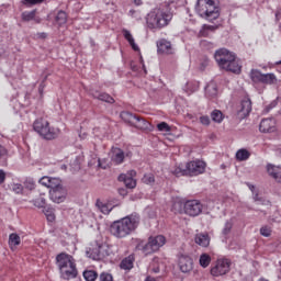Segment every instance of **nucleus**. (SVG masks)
<instances>
[{"label": "nucleus", "instance_id": "nucleus-10", "mask_svg": "<svg viewBox=\"0 0 281 281\" xmlns=\"http://www.w3.org/2000/svg\"><path fill=\"white\" fill-rule=\"evenodd\" d=\"M166 245V237L162 235H158L155 237H149L148 243L144 247V251L147 254H153L154 251H159L160 247Z\"/></svg>", "mask_w": 281, "mask_h": 281}, {"label": "nucleus", "instance_id": "nucleus-41", "mask_svg": "<svg viewBox=\"0 0 281 281\" xmlns=\"http://www.w3.org/2000/svg\"><path fill=\"white\" fill-rule=\"evenodd\" d=\"M271 227L268 225H265L260 228V235L265 238H269V236H271Z\"/></svg>", "mask_w": 281, "mask_h": 281}, {"label": "nucleus", "instance_id": "nucleus-31", "mask_svg": "<svg viewBox=\"0 0 281 281\" xmlns=\"http://www.w3.org/2000/svg\"><path fill=\"white\" fill-rule=\"evenodd\" d=\"M200 266H202L203 269H207V267H210L211 262H212V257L207 254H202L200 256Z\"/></svg>", "mask_w": 281, "mask_h": 281}, {"label": "nucleus", "instance_id": "nucleus-53", "mask_svg": "<svg viewBox=\"0 0 281 281\" xmlns=\"http://www.w3.org/2000/svg\"><path fill=\"white\" fill-rule=\"evenodd\" d=\"M43 89H45V81H43V82L40 85L38 91H40L41 94L43 93Z\"/></svg>", "mask_w": 281, "mask_h": 281}, {"label": "nucleus", "instance_id": "nucleus-3", "mask_svg": "<svg viewBox=\"0 0 281 281\" xmlns=\"http://www.w3.org/2000/svg\"><path fill=\"white\" fill-rule=\"evenodd\" d=\"M172 21V12L168 9L160 7L154 9L147 14L146 23L149 30H162Z\"/></svg>", "mask_w": 281, "mask_h": 281}, {"label": "nucleus", "instance_id": "nucleus-58", "mask_svg": "<svg viewBox=\"0 0 281 281\" xmlns=\"http://www.w3.org/2000/svg\"><path fill=\"white\" fill-rule=\"evenodd\" d=\"M120 194H126V191L124 189H120Z\"/></svg>", "mask_w": 281, "mask_h": 281}, {"label": "nucleus", "instance_id": "nucleus-16", "mask_svg": "<svg viewBox=\"0 0 281 281\" xmlns=\"http://www.w3.org/2000/svg\"><path fill=\"white\" fill-rule=\"evenodd\" d=\"M49 195L54 203H64L65 199H67V190L61 184L55 190H49Z\"/></svg>", "mask_w": 281, "mask_h": 281}, {"label": "nucleus", "instance_id": "nucleus-28", "mask_svg": "<svg viewBox=\"0 0 281 281\" xmlns=\"http://www.w3.org/2000/svg\"><path fill=\"white\" fill-rule=\"evenodd\" d=\"M172 173L176 177H189L188 168L186 165H179V166L175 167V169L172 170Z\"/></svg>", "mask_w": 281, "mask_h": 281}, {"label": "nucleus", "instance_id": "nucleus-15", "mask_svg": "<svg viewBox=\"0 0 281 281\" xmlns=\"http://www.w3.org/2000/svg\"><path fill=\"white\" fill-rule=\"evenodd\" d=\"M157 52L158 54H166L171 56L175 54V48H172V43L166 38H161L157 42Z\"/></svg>", "mask_w": 281, "mask_h": 281}, {"label": "nucleus", "instance_id": "nucleus-57", "mask_svg": "<svg viewBox=\"0 0 281 281\" xmlns=\"http://www.w3.org/2000/svg\"><path fill=\"white\" fill-rule=\"evenodd\" d=\"M145 281H157V279L153 277H147Z\"/></svg>", "mask_w": 281, "mask_h": 281}, {"label": "nucleus", "instance_id": "nucleus-50", "mask_svg": "<svg viewBox=\"0 0 281 281\" xmlns=\"http://www.w3.org/2000/svg\"><path fill=\"white\" fill-rule=\"evenodd\" d=\"M50 181H52V177H47V176L40 179L41 186H44L45 188H47V186H49Z\"/></svg>", "mask_w": 281, "mask_h": 281}, {"label": "nucleus", "instance_id": "nucleus-1", "mask_svg": "<svg viewBox=\"0 0 281 281\" xmlns=\"http://www.w3.org/2000/svg\"><path fill=\"white\" fill-rule=\"evenodd\" d=\"M139 214L133 213L110 225V233L115 238H126L139 227Z\"/></svg>", "mask_w": 281, "mask_h": 281}, {"label": "nucleus", "instance_id": "nucleus-21", "mask_svg": "<svg viewBox=\"0 0 281 281\" xmlns=\"http://www.w3.org/2000/svg\"><path fill=\"white\" fill-rule=\"evenodd\" d=\"M88 258H91L92 260H102L104 258V255L102 254V246L95 245L92 248H88L86 251Z\"/></svg>", "mask_w": 281, "mask_h": 281}, {"label": "nucleus", "instance_id": "nucleus-40", "mask_svg": "<svg viewBox=\"0 0 281 281\" xmlns=\"http://www.w3.org/2000/svg\"><path fill=\"white\" fill-rule=\"evenodd\" d=\"M97 206L102 212V214H111L112 209H109V204H104L101 201H97Z\"/></svg>", "mask_w": 281, "mask_h": 281}, {"label": "nucleus", "instance_id": "nucleus-32", "mask_svg": "<svg viewBox=\"0 0 281 281\" xmlns=\"http://www.w3.org/2000/svg\"><path fill=\"white\" fill-rule=\"evenodd\" d=\"M32 203H33V205L35 206V207H45V205H47V200L45 199V193H41L40 194V198H37V199H34L33 201H32Z\"/></svg>", "mask_w": 281, "mask_h": 281}, {"label": "nucleus", "instance_id": "nucleus-59", "mask_svg": "<svg viewBox=\"0 0 281 281\" xmlns=\"http://www.w3.org/2000/svg\"><path fill=\"white\" fill-rule=\"evenodd\" d=\"M155 273H159V269L158 268L155 270Z\"/></svg>", "mask_w": 281, "mask_h": 281}, {"label": "nucleus", "instance_id": "nucleus-17", "mask_svg": "<svg viewBox=\"0 0 281 281\" xmlns=\"http://www.w3.org/2000/svg\"><path fill=\"white\" fill-rule=\"evenodd\" d=\"M179 267L182 273H190L194 267V261L188 255H181L179 257Z\"/></svg>", "mask_w": 281, "mask_h": 281}, {"label": "nucleus", "instance_id": "nucleus-13", "mask_svg": "<svg viewBox=\"0 0 281 281\" xmlns=\"http://www.w3.org/2000/svg\"><path fill=\"white\" fill-rule=\"evenodd\" d=\"M135 177H137V171L130 170L127 173H122L119 176V181H123L125 187L130 190L137 187V181H135Z\"/></svg>", "mask_w": 281, "mask_h": 281}, {"label": "nucleus", "instance_id": "nucleus-23", "mask_svg": "<svg viewBox=\"0 0 281 281\" xmlns=\"http://www.w3.org/2000/svg\"><path fill=\"white\" fill-rule=\"evenodd\" d=\"M92 97L95 100H101V102H108L109 104H113V102H115V99L106 92L94 91L92 92Z\"/></svg>", "mask_w": 281, "mask_h": 281}, {"label": "nucleus", "instance_id": "nucleus-45", "mask_svg": "<svg viewBox=\"0 0 281 281\" xmlns=\"http://www.w3.org/2000/svg\"><path fill=\"white\" fill-rule=\"evenodd\" d=\"M143 183H155V176L153 173H146L144 177H143Z\"/></svg>", "mask_w": 281, "mask_h": 281}, {"label": "nucleus", "instance_id": "nucleus-22", "mask_svg": "<svg viewBox=\"0 0 281 281\" xmlns=\"http://www.w3.org/2000/svg\"><path fill=\"white\" fill-rule=\"evenodd\" d=\"M21 19L25 23H30V21H34L35 23H41V19L36 16V10L22 12Z\"/></svg>", "mask_w": 281, "mask_h": 281}, {"label": "nucleus", "instance_id": "nucleus-25", "mask_svg": "<svg viewBox=\"0 0 281 281\" xmlns=\"http://www.w3.org/2000/svg\"><path fill=\"white\" fill-rule=\"evenodd\" d=\"M134 262H135V257H133V255H130L128 257H125L121 261L120 268L123 269L124 271H131V269H133Z\"/></svg>", "mask_w": 281, "mask_h": 281}, {"label": "nucleus", "instance_id": "nucleus-30", "mask_svg": "<svg viewBox=\"0 0 281 281\" xmlns=\"http://www.w3.org/2000/svg\"><path fill=\"white\" fill-rule=\"evenodd\" d=\"M216 30H218V26L204 24L202 26V29L200 30V36L207 37V36H210L209 32H214Z\"/></svg>", "mask_w": 281, "mask_h": 281}, {"label": "nucleus", "instance_id": "nucleus-7", "mask_svg": "<svg viewBox=\"0 0 281 281\" xmlns=\"http://www.w3.org/2000/svg\"><path fill=\"white\" fill-rule=\"evenodd\" d=\"M249 78L254 85H278V77L273 72L262 74L258 69H251Z\"/></svg>", "mask_w": 281, "mask_h": 281}, {"label": "nucleus", "instance_id": "nucleus-19", "mask_svg": "<svg viewBox=\"0 0 281 281\" xmlns=\"http://www.w3.org/2000/svg\"><path fill=\"white\" fill-rule=\"evenodd\" d=\"M259 131L261 133H273L276 131V120L263 119L259 124Z\"/></svg>", "mask_w": 281, "mask_h": 281}, {"label": "nucleus", "instance_id": "nucleus-42", "mask_svg": "<svg viewBox=\"0 0 281 281\" xmlns=\"http://www.w3.org/2000/svg\"><path fill=\"white\" fill-rule=\"evenodd\" d=\"M157 128L162 133H170V125H168V123L166 122H161L157 124Z\"/></svg>", "mask_w": 281, "mask_h": 281}, {"label": "nucleus", "instance_id": "nucleus-52", "mask_svg": "<svg viewBox=\"0 0 281 281\" xmlns=\"http://www.w3.org/2000/svg\"><path fill=\"white\" fill-rule=\"evenodd\" d=\"M2 183H5V171L0 169V186H2Z\"/></svg>", "mask_w": 281, "mask_h": 281}, {"label": "nucleus", "instance_id": "nucleus-5", "mask_svg": "<svg viewBox=\"0 0 281 281\" xmlns=\"http://www.w3.org/2000/svg\"><path fill=\"white\" fill-rule=\"evenodd\" d=\"M195 12L201 19H205V21H210V23L216 21V19L221 16V9L216 5L214 0H198Z\"/></svg>", "mask_w": 281, "mask_h": 281}, {"label": "nucleus", "instance_id": "nucleus-36", "mask_svg": "<svg viewBox=\"0 0 281 281\" xmlns=\"http://www.w3.org/2000/svg\"><path fill=\"white\" fill-rule=\"evenodd\" d=\"M56 23H58V25H65V23H67V13L65 11H59L57 13Z\"/></svg>", "mask_w": 281, "mask_h": 281}, {"label": "nucleus", "instance_id": "nucleus-24", "mask_svg": "<svg viewBox=\"0 0 281 281\" xmlns=\"http://www.w3.org/2000/svg\"><path fill=\"white\" fill-rule=\"evenodd\" d=\"M21 245V236L19 234L12 233L9 235V247L12 251H16V247Z\"/></svg>", "mask_w": 281, "mask_h": 281}, {"label": "nucleus", "instance_id": "nucleus-12", "mask_svg": "<svg viewBox=\"0 0 281 281\" xmlns=\"http://www.w3.org/2000/svg\"><path fill=\"white\" fill-rule=\"evenodd\" d=\"M203 212V204L199 200H189L184 203V213L188 216H199Z\"/></svg>", "mask_w": 281, "mask_h": 281}, {"label": "nucleus", "instance_id": "nucleus-49", "mask_svg": "<svg viewBox=\"0 0 281 281\" xmlns=\"http://www.w3.org/2000/svg\"><path fill=\"white\" fill-rule=\"evenodd\" d=\"M232 227H233L232 222L227 221L223 228L224 236H227V234H229V232H232Z\"/></svg>", "mask_w": 281, "mask_h": 281}, {"label": "nucleus", "instance_id": "nucleus-11", "mask_svg": "<svg viewBox=\"0 0 281 281\" xmlns=\"http://www.w3.org/2000/svg\"><path fill=\"white\" fill-rule=\"evenodd\" d=\"M189 177H199L205 172V161L192 160L186 164Z\"/></svg>", "mask_w": 281, "mask_h": 281}, {"label": "nucleus", "instance_id": "nucleus-46", "mask_svg": "<svg viewBox=\"0 0 281 281\" xmlns=\"http://www.w3.org/2000/svg\"><path fill=\"white\" fill-rule=\"evenodd\" d=\"M99 281H113V274L109 272H102L99 277Z\"/></svg>", "mask_w": 281, "mask_h": 281}, {"label": "nucleus", "instance_id": "nucleus-37", "mask_svg": "<svg viewBox=\"0 0 281 281\" xmlns=\"http://www.w3.org/2000/svg\"><path fill=\"white\" fill-rule=\"evenodd\" d=\"M205 93H206V95L214 98V95H216V93H218V90L216 89L215 85L211 83V85L206 86Z\"/></svg>", "mask_w": 281, "mask_h": 281}, {"label": "nucleus", "instance_id": "nucleus-18", "mask_svg": "<svg viewBox=\"0 0 281 281\" xmlns=\"http://www.w3.org/2000/svg\"><path fill=\"white\" fill-rule=\"evenodd\" d=\"M237 113L241 120H245V117L251 113V99L244 98Z\"/></svg>", "mask_w": 281, "mask_h": 281}, {"label": "nucleus", "instance_id": "nucleus-51", "mask_svg": "<svg viewBox=\"0 0 281 281\" xmlns=\"http://www.w3.org/2000/svg\"><path fill=\"white\" fill-rule=\"evenodd\" d=\"M5 155H8V150L5 149V147L0 145V161L1 159H3V157H5Z\"/></svg>", "mask_w": 281, "mask_h": 281}, {"label": "nucleus", "instance_id": "nucleus-35", "mask_svg": "<svg viewBox=\"0 0 281 281\" xmlns=\"http://www.w3.org/2000/svg\"><path fill=\"white\" fill-rule=\"evenodd\" d=\"M83 278L86 281H95L98 280V272L95 270H86L83 271Z\"/></svg>", "mask_w": 281, "mask_h": 281}, {"label": "nucleus", "instance_id": "nucleus-20", "mask_svg": "<svg viewBox=\"0 0 281 281\" xmlns=\"http://www.w3.org/2000/svg\"><path fill=\"white\" fill-rule=\"evenodd\" d=\"M267 172L271 179H274L277 183H281V167L273 164L267 165Z\"/></svg>", "mask_w": 281, "mask_h": 281}, {"label": "nucleus", "instance_id": "nucleus-34", "mask_svg": "<svg viewBox=\"0 0 281 281\" xmlns=\"http://www.w3.org/2000/svg\"><path fill=\"white\" fill-rule=\"evenodd\" d=\"M43 212L49 223H54V221H56V214L54 213V209L47 206L44 207Z\"/></svg>", "mask_w": 281, "mask_h": 281}, {"label": "nucleus", "instance_id": "nucleus-6", "mask_svg": "<svg viewBox=\"0 0 281 281\" xmlns=\"http://www.w3.org/2000/svg\"><path fill=\"white\" fill-rule=\"evenodd\" d=\"M33 131L47 142H52V139H56L60 135V130L49 126V121L43 117H38L33 122Z\"/></svg>", "mask_w": 281, "mask_h": 281}, {"label": "nucleus", "instance_id": "nucleus-14", "mask_svg": "<svg viewBox=\"0 0 281 281\" xmlns=\"http://www.w3.org/2000/svg\"><path fill=\"white\" fill-rule=\"evenodd\" d=\"M126 157H131V153L125 154L124 150L120 147H112L111 149V161L114 166H121V164L126 159Z\"/></svg>", "mask_w": 281, "mask_h": 281}, {"label": "nucleus", "instance_id": "nucleus-56", "mask_svg": "<svg viewBox=\"0 0 281 281\" xmlns=\"http://www.w3.org/2000/svg\"><path fill=\"white\" fill-rule=\"evenodd\" d=\"M248 188H249V190H251V192H254V190H256V187L254 184H250V183H248Z\"/></svg>", "mask_w": 281, "mask_h": 281}, {"label": "nucleus", "instance_id": "nucleus-38", "mask_svg": "<svg viewBox=\"0 0 281 281\" xmlns=\"http://www.w3.org/2000/svg\"><path fill=\"white\" fill-rule=\"evenodd\" d=\"M60 179L58 178H50L49 184L46 188L49 190H56L57 188L61 187Z\"/></svg>", "mask_w": 281, "mask_h": 281}, {"label": "nucleus", "instance_id": "nucleus-44", "mask_svg": "<svg viewBox=\"0 0 281 281\" xmlns=\"http://www.w3.org/2000/svg\"><path fill=\"white\" fill-rule=\"evenodd\" d=\"M24 188L25 190L32 191L36 188V182H34L32 179H26L24 181Z\"/></svg>", "mask_w": 281, "mask_h": 281}, {"label": "nucleus", "instance_id": "nucleus-55", "mask_svg": "<svg viewBox=\"0 0 281 281\" xmlns=\"http://www.w3.org/2000/svg\"><path fill=\"white\" fill-rule=\"evenodd\" d=\"M38 38H47V33H38Z\"/></svg>", "mask_w": 281, "mask_h": 281}, {"label": "nucleus", "instance_id": "nucleus-48", "mask_svg": "<svg viewBox=\"0 0 281 281\" xmlns=\"http://www.w3.org/2000/svg\"><path fill=\"white\" fill-rule=\"evenodd\" d=\"M255 203H260L261 205H267V203H269V201H266L262 198H259L258 193H255L252 196Z\"/></svg>", "mask_w": 281, "mask_h": 281}, {"label": "nucleus", "instance_id": "nucleus-54", "mask_svg": "<svg viewBox=\"0 0 281 281\" xmlns=\"http://www.w3.org/2000/svg\"><path fill=\"white\" fill-rule=\"evenodd\" d=\"M134 5H142L144 3L142 0H133Z\"/></svg>", "mask_w": 281, "mask_h": 281}, {"label": "nucleus", "instance_id": "nucleus-2", "mask_svg": "<svg viewBox=\"0 0 281 281\" xmlns=\"http://www.w3.org/2000/svg\"><path fill=\"white\" fill-rule=\"evenodd\" d=\"M214 58L221 69L225 71H231L232 74H240L243 71V66L236 59V55L226 48H221L216 50Z\"/></svg>", "mask_w": 281, "mask_h": 281}, {"label": "nucleus", "instance_id": "nucleus-4", "mask_svg": "<svg viewBox=\"0 0 281 281\" xmlns=\"http://www.w3.org/2000/svg\"><path fill=\"white\" fill-rule=\"evenodd\" d=\"M57 267L63 280H71L78 277L76 259L67 252H61L56 257Z\"/></svg>", "mask_w": 281, "mask_h": 281}, {"label": "nucleus", "instance_id": "nucleus-8", "mask_svg": "<svg viewBox=\"0 0 281 281\" xmlns=\"http://www.w3.org/2000/svg\"><path fill=\"white\" fill-rule=\"evenodd\" d=\"M121 120L131 126H135V128H139L140 131H145L148 128V122L142 116L135 115L128 111L121 112Z\"/></svg>", "mask_w": 281, "mask_h": 281}, {"label": "nucleus", "instance_id": "nucleus-27", "mask_svg": "<svg viewBox=\"0 0 281 281\" xmlns=\"http://www.w3.org/2000/svg\"><path fill=\"white\" fill-rule=\"evenodd\" d=\"M123 36L131 45L132 49H134V52H139V46L135 44V38H133V34H131L128 30H123Z\"/></svg>", "mask_w": 281, "mask_h": 281}, {"label": "nucleus", "instance_id": "nucleus-60", "mask_svg": "<svg viewBox=\"0 0 281 281\" xmlns=\"http://www.w3.org/2000/svg\"><path fill=\"white\" fill-rule=\"evenodd\" d=\"M277 65H281V60L277 61Z\"/></svg>", "mask_w": 281, "mask_h": 281}, {"label": "nucleus", "instance_id": "nucleus-39", "mask_svg": "<svg viewBox=\"0 0 281 281\" xmlns=\"http://www.w3.org/2000/svg\"><path fill=\"white\" fill-rule=\"evenodd\" d=\"M45 0H22V5H25V8H32V5H40V3H43Z\"/></svg>", "mask_w": 281, "mask_h": 281}, {"label": "nucleus", "instance_id": "nucleus-47", "mask_svg": "<svg viewBox=\"0 0 281 281\" xmlns=\"http://www.w3.org/2000/svg\"><path fill=\"white\" fill-rule=\"evenodd\" d=\"M200 123H201L203 126H210V124L212 123V121L210 120V116H207V115H202V116H200Z\"/></svg>", "mask_w": 281, "mask_h": 281}, {"label": "nucleus", "instance_id": "nucleus-29", "mask_svg": "<svg viewBox=\"0 0 281 281\" xmlns=\"http://www.w3.org/2000/svg\"><path fill=\"white\" fill-rule=\"evenodd\" d=\"M251 157V154L247 149H239L236 153V159L237 161H247Z\"/></svg>", "mask_w": 281, "mask_h": 281}, {"label": "nucleus", "instance_id": "nucleus-26", "mask_svg": "<svg viewBox=\"0 0 281 281\" xmlns=\"http://www.w3.org/2000/svg\"><path fill=\"white\" fill-rule=\"evenodd\" d=\"M196 245L200 247H210V235L200 233L195 236Z\"/></svg>", "mask_w": 281, "mask_h": 281}, {"label": "nucleus", "instance_id": "nucleus-43", "mask_svg": "<svg viewBox=\"0 0 281 281\" xmlns=\"http://www.w3.org/2000/svg\"><path fill=\"white\" fill-rule=\"evenodd\" d=\"M11 190L15 194H23V184H21V183H13L11 186Z\"/></svg>", "mask_w": 281, "mask_h": 281}, {"label": "nucleus", "instance_id": "nucleus-33", "mask_svg": "<svg viewBox=\"0 0 281 281\" xmlns=\"http://www.w3.org/2000/svg\"><path fill=\"white\" fill-rule=\"evenodd\" d=\"M211 119L216 123V124H221V122H223V120H225V115H223V112L221 110H214L211 113Z\"/></svg>", "mask_w": 281, "mask_h": 281}, {"label": "nucleus", "instance_id": "nucleus-9", "mask_svg": "<svg viewBox=\"0 0 281 281\" xmlns=\"http://www.w3.org/2000/svg\"><path fill=\"white\" fill-rule=\"evenodd\" d=\"M232 269V260L227 258L217 259L211 267V276L213 278H221V276H227Z\"/></svg>", "mask_w": 281, "mask_h": 281}]
</instances>
